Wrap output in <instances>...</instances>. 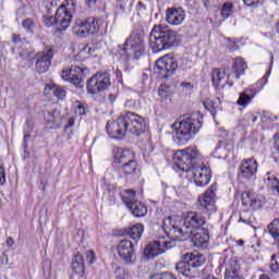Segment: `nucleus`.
Wrapping results in <instances>:
<instances>
[{"label": "nucleus", "mask_w": 279, "mask_h": 279, "mask_svg": "<svg viewBox=\"0 0 279 279\" xmlns=\"http://www.w3.org/2000/svg\"><path fill=\"white\" fill-rule=\"evenodd\" d=\"M13 43H19V37H16V35H13Z\"/></svg>", "instance_id": "69168bd1"}, {"label": "nucleus", "mask_w": 279, "mask_h": 279, "mask_svg": "<svg viewBox=\"0 0 279 279\" xmlns=\"http://www.w3.org/2000/svg\"><path fill=\"white\" fill-rule=\"evenodd\" d=\"M106 130L110 138L121 140L124 138L128 133L133 136L145 134L147 123L145 122V118L132 111H128L116 121L107 122Z\"/></svg>", "instance_id": "f257e3e1"}, {"label": "nucleus", "mask_w": 279, "mask_h": 279, "mask_svg": "<svg viewBox=\"0 0 279 279\" xmlns=\"http://www.w3.org/2000/svg\"><path fill=\"white\" fill-rule=\"evenodd\" d=\"M73 12H75V1L73 0H68L66 4H61L57 9L54 17L57 19L58 32L69 29L73 21Z\"/></svg>", "instance_id": "1a4fd4ad"}, {"label": "nucleus", "mask_w": 279, "mask_h": 279, "mask_svg": "<svg viewBox=\"0 0 279 279\" xmlns=\"http://www.w3.org/2000/svg\"><path fill=\"white\" fill-rule=\"evenodd\" d=\"M117 51L124 60H128L130 56H134L135 60H138L145 53V38L138 33H133L124 46H118Z\"/></svg>", "instance_id": "423d86ee"}, {"label": "nucleus", "mask_w": 279, "mask_h": 279, "mask_svg": "<svg viewBox=\"0 0 279 279\" xmlns=\"http://www.w3.org/2000/svg\"><path fill=\"white\" fill-rule=\"evenodd\" d=\"M190 238L194 247H204V245L210 241V234L208 233V230L203 228L197 229L196 232L192 231Z\"/></svg>", "instance_id": "aec40b11"}, {"label": "nucleus", "mask_w": 279, "mask_h": 279, "mask_svg": "<svg viewBox=\"0 0 279 279\" xmlns=\"http://www.w3.org/2000/svg\"><path fill=\"white\" fill-rule=\"evenodd\" d=\"M263 204H264V202L262 199L253 198L251 208H253V210H258V209L263 208Z\"/></svg>", "instance_id": "c03bdc74"}, {"label": "nucleus", "mask_w": 279, "mask_h": 279, "mask_svg": "<svg viewBox=\"0 0 279 279\" xmlns=\"http://www.w3.org/2000/svg\"><path fill=\"white\" fill-rule=\"evenodd\" d=\"M86 21H87V24L89 27L90 35L104 36V34H106L104 23H101L99 21H95V19H93V17H89Z\"/></svg>", "instance_id": "bb28decb"}, {"label": "nucleus", "mask_w": 279, "mask_h": 279, "mask_svg": "<svg viewBox=\"0 0 279 279\" xmlns=\"http://www.w3.org/2000/svg\"><path fill=\"white\" fill-rule=\"evenodd\" d=\"M88 73V68H81L74 65L69 69H63L61 72V77L65 82H70L76 88H84V77Z\"/></svg>", "instance_id": "9b49d317"}, {"label": "nucleus", "mask_w": 279, "mask_h": 279, "mask_svg": "<svg viewBox=\"0 0 279 279\" xmlns=\"http://www.w3.org/2000/svg\"><path fill=\"white\" fill-rule=\"evenodd\" d=\"M5 182V168H3V166H0V186H3Z\"/></svg>", "instance_id": "a18cd8bd"}, {"label": "nucleus", "mask_w": 279, "mask_h": 279, "mask_svg": "<svg viewBox=\"0 0 279 279\" xmlns=\"http://www.w3.org/2000/svg\"><path fill=\"white\" fill-rule=\"evenodd\" d=\"M34 52H32V50H27V49H22L19 53L20 58L22 60H29V58H32Z\"/></svg>", "instance_id": "37998d69"}, {"label": "nucleus", "mask_w": 279, "mask_h": 279, "mask_svg": "<svg viewBox=\"0 0 279 279\" xmlns=\"http://www.w3.org/2000/svg\"><path fill=\"white\" fill-rule=\"evenodd\" d=\"M259 279H271V278L269 277V275H262V276L259 277Z\"/></svg>", "instance_id": "0e129e2a"}, {"label": "nucleus", "mask_w": 279, "mask_h": 279, "mask_svg": "<svg viewBox=\"0 0 279 279\" xmlns=\"http://www.w3.org/2000/svg\"><path fill=\"white\" fill-rule=\"evenodd\" d=\"M266 184L271 189V191H275L279 195V179L275 174H271V172H267V174L264 178Z\"/></svg>", "instance_id": "7c9ffc66"}, {"label": "nucleus", "mask_w": 279, "mask_h": 279, "mask_svg": "<svg viewBox=\"0 0 279 279\" xmlns=\"http://www.w3.org/2000/svg\"><path fill=\"white\" fill-rule=\"evenodd\" d=\"M137 9H138V10H147V8H146L145 4L143 3V1H138V2H137Z\"/></svg>", "instance_id": "6e6d98bb"}, {"label": "nucleus", "mask_w": 279, "mask_h": 279, "mask_svg": "<svg viewBox=\"0 0 279 279\" xmlns=\"http://www.w3.org/2000/svg\"><path fill=\"white\" fill-rule=\"evenodd\" d=\"M122 201L129 210H143V208H145V206H143V204H141V202L136 201L134 197L128 198L123 196Z\"/></svg>", "instance_id": "72a5a7b5"}, {"label": "nucleus", "mask_w": 279, "mask_h": 279, "mask_svg": "<svg viewBox=\"0 0 279 279\" xmlns=\"http://www.w3.org/2000/svg\"><path fill=\"white\" fill-rule=\"evenodd\" d=\"M118 254L124 263H132L134 258V244L131 241L122 240L117 246Z\"/></svg>", "instance_id": "a211bd4d"}, {"label": "nucleus", "mask_w": 279, "mask_h": 279, "mask_svg": "<svg viewBox=\"0 0 279 279\" xmlns=\"http://www.w3.org/2000/svg\"><path fill=\"white\" fill-rule=\"evenodd\" d=\"M72 269L75 274H84V256L76 253L72 258Z\"/></svg>", "instance_id": "cd10ccee"}, {"label": "nucleus", "mask_w": 279, "mask_h": 279, "mask_svg": "<svg viewBox=\"0 0 279 279\" xmlns=\"http://www.w3.org/2000/svg\"><path fill=\"white\" fill-rule=\"evenodd\" d=\"M181 86L183 88H186V90H193V84L189 83V82H182Z\"/></svg>", "instance_id": "864d4df0"}, {"label": "nucleus", "mask_w": 279, "mask_h": 279, "mask_svg": "<svg viewBox=\"0 0 279 279\" xmlns=\"http://www.w3.org/2000/svg\"><path fill=\"white\" fill-rule=\"evenodd\" d=\"M260 0H243L244 5L248 8H254V5H258Z\"/></svg>", "instance_id": "8fccbe9b"}, {"label": "nucleus", "mask_w": 279, "mask_h": 279, "mask_svg": "<svg viewBox=\"0 0 279 279\" xmlns=\"http://www.w3.org/2000/svg\"><path fill=\"white\" fill-rule=\"evenodd\" d=\"M163 223L172 227L170 233L174 234L175 239H189L193 234V230H199L206 223V216L201 211H189L184 217L182 228L175 226L173 217L166 218Z\"/></svg>", "instance_id": "f03ea898"}, {"label": "nucleus", "mask_w": 279, "mask_h": 279, "mask_svg": "<svg viewBox=\"0 0 279 279\" xmlns=\"http://www.w3.org/2000/svg\"><path fill=\"white\" fill-rule=\"evenodd\" d=\"M22 25L27 34H34V29L36 28V23H34V20L26 19L23 21Z\"/></svg>", "instance_id": "58836bf2"}, {"label": "nucleus", "mask_w": 279, "mask_h": 279, "mask_svg": "<svg viewBox=\"0 0 279 279\" xmlns=\"http://www.w3.org/2000/svg\"><path fill=\"white\" fill-rule=\"evenodd\" d=\"M110 86V74L98 72L87 81V92L90 95H97Z\"/></svg>", "instance_id": "f8f14e48"}, {"label": "nucleus", "mask_w": 279, "mask_h": 279, "mask_svg": "<svg viewBox=\"0 0 279 279\" xmlns=\"http://www.w3.org/2000/svg\"><path fill=\"white\" fill-rule=\"evenodd\" d=\"M256 173H258V161L254 158H248L241 162L238 178L240 180H254Z\"/></svg>", "instance_id": "4468645a"}, {"label": "nucleus", "mask_w": 279, "mask_h": 279, "mask_svg": "<svg viewBox=\"0 0 279 279\" xmlns=\"http://www.w3.org/2000/svg\"><path fill=\"white\" fill-rule=\"evenodd\" d=\"M75 125V118H69L66 124L64 125V130H71Z\"/></svg>", "instance_id": "09e8293b"}, {"label": "nucleus", "mask_w": 279, "mask_h": 279, "mask_svg": "<svg viewBox=\"0 0 279 279\" xmlns=\"http://www.w3.org/2000/svg\"><path fill=\"white\" fill-rule=\"evenodd\" d=\"M247 69V63L245 62L244 58L236 57L234 59L233 65H232V77H235V80H239L243 73H245V70Z\"/></svg>", "instance_id": "393cba45"}, {"label": "nucleus", "mask_w": 279, "mask_h": 279, "mask_svg": "<svg viewBox=\"0 0 279 279\" xmlns=\"http://www.w3.org/2000/svg\"><path fill=\"white\" fill-rule=\"evenodd\" d=\"M190 266L192 267L194 274H197V268L202 267L206 263V257L199 253H187L185 254Z\"/></svg>", "instance_id": "5701e85b"}, {"label": "nucleus", "mask_w": 279, "mask_h": 279, "mask_svg": "<svg viewBox=\"0 0 279 279\" xmlns=\"http://www.w3.org/2000/svg\"><path fill=\"white\" fill-rule=\"evenodd\" d=\"M242 223H252V214L248 210L240 211V219Z\"/></svg>", "instance_id": "ea45409f"}, {"label": "nucleus", "mask_w": 279, "mask_h": 279, "mask_svg": "<svg viewBox=\"0 0 279 279\" xmlns=\"http://www.w3.org/2000/svg\"><path fill=\"white\" fill-rule=\"evenodd\" d=\"M74 113L77 116V117H84V114H86V107L84 105H77L75 108H74Z\"/></svg>", "instance_id": "79ce46f5"}, {"label": "nucleus", "mask_w": 279, "mask_h": 279, "mask_svg": "<svg viewBox=\"0 0 279 279\" xmlns=\"http://www.w3.org/2000/svg\"><path fill=\"white\" fill-rule=\"evenodd\" d=\"M7 245H8L9 247H12V245H14V239L9 238V239L7 240Z\"/></svg>", "instance_id": "4d7b16f0"}, {"label": "nucleus", "mask_w": 279, "mask_h": 279, "mask_svg": "<svg viewBox=\"0 0 279 279\" xmlns=\"http://www.w3.org/2000/svg\"><path fill=\"white\" fill-rule=\"evenodd\" d=\"M184 19H186V14L182 8H169L166 10V22L168 25H182Z\"/></svg>", "instance_id": "f3484780"}, {"label": "nucleus", "mask_w": 279, "mask_h": 279, "mask_svg": "<svg viewBox=\"0 0 279 279\" xmlns=\"http://www.w3.org/2000/svg\"><path fill=\"white\" fill-rule=\"evenodd\" d=\"M260 242H256L255 247H260Z\"/></svg>", "instance_id": "774afa93"}, {"label": "nucleus", "mask_w": 279, "mask_h": 279, "mask_svg": "<svg viewBox=\"0 0 279 279\" xmlns=\"http://www.w3.org/2000/svg\"><path fill=\"white\" fill-rule=\"evenodd\" d=\"M86 258H87V262L89 263V265H93V263H95V252L87 251Z\"/></svg>", "instance_id": "de8ad7c7"}, {"label": "nucleus", "mask_w": 279, "mask_h": 279, "mask_svg": "<svg viewBox=\"0 0 279 279\" xmlns=\"http://www.w3.org/2000/svg\"><path fill=\"white\" fill-rule=\"evenodd\" d=\"M116 5L122 14H130V12H132V8H134V0H117Z\"/></svg>", "instance_id": "473e14b6"}, {"label": "nucleus", "mask_w": 279, "mask_h": 279, "mask_svg": "<svg viewBox=\"0 0 279 279\" xmlns=\"http://www.w3.org/2000/svg\"><path fill=\"white\" fill-rule=\"evenodd\" d=\"M124 108L128 110H140L141 108V100L138 99H129L124 104Z\"/></svg>", "instance_id": "4c0bfd02"}, {"label": "nucleus", "mask_w": 279, "mask_h": 279, "mask_svg": "<svg viewBox=\"0 0 279 279\" xmlns=\"http://www.w3.org/2000/svg\"><path fill=\"white\" fill-rule=\"evenodd\" d=\"M190 175L193 177L194 183L197 186H207L210 183V169L206 166L204 167H194L187 172Z\"/></svg>", "instance_id": "2eb2a0df"}, {"label": "nucleus", "mask_w": 279, "mask_h": 279, "mask_svg": "<svg viewBox=\"0 0 279 279\" xmlns=\"http://www.w3.org/2000/svg\"><path fill=\"white\" fill-rule=\"evenodd\" d=\"M74 34L78 38H88L90 36V29L88 27L87 20H77L74 26Z\"/></svg>", "instance_id": "a878e982"}, {"label": "nucleus", "mask_w": 279, "mask_h": 279, "mask_svg": "<svg viewBox=\"0 0 279 279\" xmlns=\"http://www.w3.org/2000/svg\"><path fill=\"white\" fill-rule=\"evenodd\" d=\"M175 271L181 274V276H185V278H193V276H195V272L189 259H186V256L184 257V260H181L175 265Z\"/></svg>", "instance_id": "b1692460"}, {"label": "nucleus", "mask_w": 279, "mask_h": 279, "mask_svg": "<svg viewBox=\"0 0 279 279\" xmlns=\"http://www.w3.org/2000/svg\"><path fill=\"white\" fill-rule=\"evenodd\" d=\"M46 90H49V93H51L53 97H57V99H64V97H66V89L57 84L46 86Z\"/></svg>", "instance_id": "c756f323"}, {"label": "nucleus", "mask_w": 279, "mask_h": 279, "mask_svg": "<svg viewBox=\"0 0 279 279\" xmlns=\"http://www.w3.org/2000/svg\"><path fill=\"white\" fill-rule=\"evenodd\" d=\"M175 241H178L175 236L174 239L169 238V235L159 236L158 240L150 242L144 248V254L147 258H156L157 256H160V254H165L167 250L175 247Z\"/></svg>", "instance_id": "6e6552de"}, {"label": "nucleus", "mask_w": 279, "mask_h": 279, "mask_svg": "<svg viewBox=\"0 0 279 279\" xmlns=\"http://www.w3.org/2000/svg\"><path fill=\"white\" fill-rule=\"evenodd\" d=\"M216 154H225L223 157L219 156V158H223L225 160H227L228 154H230V150H227L225 147H218L216 148Z\"/></svg>", "instance_id": "49530a36"}, {"label": "nucleus", "mask_w": 279, "mask_h": 279, "mask_svg": "<svg viewBox=\"0 0 279 279\" xmlns=\"http://www.w3.org/2000/svg\"><path fill=\"white\" fill-rule=\"evenodd\" d=\"M113 169L119 178H130L136 175L138 162L132 156V153L121 147L113 149Z\"/></svg>", "instance_id": "39448f33"}, {"label": "nucleus", "mask_w": 279, "mask_h": 279, "mask_svg": "<svg viewBox=\"0 0 279 279\" xmlns=\"http://www.w3.org/2000/svg\"><path fill=\"white\" fill-rule=\"evenodd\" d=\"M133 217H147V211L145 210H132Z\"/></svg>", "instance_id": "3c124183"}, {"label": "nucleus", "mask_w": 279, "mask_h": 279, "mask_svg": "<svg viewBox=\"0 0 279 279\" xmlns=\"http://www.w3.org/2000/svg\"><path fill=\"white\" fill-rule=\"evenodd\" d=\"M205 8H210V0H203Z\"/></svg>", "instance_id": "052dcab7"}, {"label": "nucleus", "mask_w": 279, "mask_h": 279, "mask_svg": "<svg viewBox=\"0 0 279 279\" xmlns=\"http://www.w3.org/2000/svg\"><path fill=\"white\" fill-rule=\"evenodd\" d=\"M258 95V92L254 88L244 89L242 93L239 94V98L236 100L238 106L241 108H247L254 98Z\"/></svg>", "instance_id": "4be33fe9"}, {"label": "nucleus", "mask_w": 279, "mask_h": 279, "mask_svg": "<svg viewBox=\"0 0 279 279\" xmlns=\"http://www.w3.org/2000/svg\"><path fill=\"white\" fill-rule=\"evenodd\" d=\"M114 96L112 94H109V101H111V104L114 102Z\"/></svg>", "instance_id": "e2e57ef3"}, {"label": "nucleus", "mask_w": 279, "mask_h": 279, "mask_svg": "<svg viewBox=\"0 0 279 279\" xmlns=\"http://www.w3.org/2000/svg\"><path fill=\"white\" fill-rule=\"evenodd\" d=\"M236 245H239L240 247H243V245H245V241H243V240H238V241H236Z\"/></svg>", "instance_id": "bf43d9fd"}, {"label": "nucleus", "mask_w": 279, "mask_h": 279, "mask_svg": "<svg viewBox=\"0 0 279 279\" xmlns=\"http://www.w3.org/2000/svg\"><path fill=\"white\" fill-rule=\"evenodd\" d=\"M234 12H236V7L232 2H226L221 8V16L223 19H230Z\"/></svg>", "instance_id": "f704fd0d"}, {"label": "nucleus", "mask_w": 279, "mask_h": 279, "mask_svg": "<svg viewBox=\"0 0 279 279\" xmlns=\"http://www.w3.org/2000/svg\"><path fill=\"white\" fill-rule=\"evenodd\" d=\"M243 206H252L254 202V194L252 192H243L241 195Z\"/></svg>", "instance_id": "e433bc0d"}, {"label": "nucleus", "mask_w": 279, "mask_h": 279, "mask_svg": "<svg viewBox=\"0 0 279 279\" xmlns=\"http://www.w3.org/2000/svg\"><path fill=\"white\" fill-rule=\"evenodd\" d=\"M178 71V60L173 54H166L156 61V73L160 80H169Z\"/></svg>", "instance_id": "9d476101"}, {"label": "nucleus", "mask_w": 279, "mask_h": 279, "mask_svg": "<svg viewBox=\"0 0 279 279\" xmlns=\"http://www.w3.org/2000/svg\"><path fill=\"white\" fill-rule=\"evenodd\" d=\"M59 119H60V110L58 109L44 112V121L46 125H56V122Z\"/></svg>", "instance_id": "c85d7f7f"}, {"label": "nucleus", "mask_w": 279, "mask_h": 279, "mask_svg": "<svg viewBox=\"0 0 279 279\" xmlns=\"http://www.w3.org/2000/svg\"><path fill=\"white\" fill-rule=\"evenodd\" d=\"M248 120H251L253 123H256L258 121V117L251 113L248 114Z\"/></svg>", "instance_id": "5fc2aeb1"}, {"label": "nucleus", "mask_w": 279, "mask_h": 279, "mask_svg": "<svg viewBox=\"0 0 279 279\" xmlns=\"http://www.w3.org/2000/svg\"><path fill=\"white\" fill-rule=\"evenodd\" d=\"M53 56H56V50H53V48H48L44 51L37 52L35 54V71H37V73H47L49 71V66H51Z\"/></svg>", "instance_id": "ddd939ff"}, {"label": "nucleus", "mask_w": 279, "mask_h": 279, "mask_svg": "<svg viewBox=\"0 0 279 279\" xmlns=\"http://www.w3.org/2000/svg\"><path fill=\"white\" fill-rule=\"evenodd\" d=\"M43 22L46 25V27H52V25H58L56 15L51 16V15H45L43 17Z\"/></svg>", "instance_id": "a19ab883"}, {"label": "nucleus", "mask_w": 279, "mask_h": 279, "mask_svg": "<svg viewBox=\"0 0 279 279\" xmlns=\"http://www.w3.org/2000/svg\"><path fill=\"white\" fill-rule=\"evenodd\" d=\"M276 32L279 34V23L276 25Z\"/></svg>", "instance_id": "338daca9"}, {"label": "nucleus", "mask_w": 279, "mask_h": 279, "mask_svg": "<svg viewBox=\"0 0 279 279\" xmlns=\"http://www.w3.org/2000/svg\"><path fill=\"white\" fill-rule=\"evenodd\" d=\"M116 274L119 276V274H125V270H123L122 268H118Z\"/></svg>", "instance_id": "680f3d73"}, {"label": "nucleus", "mask_w": 279, "mask_h": 279, "mask_svg": "<svg viewBox=\"0 0 279 279\" xmlns=\"http://www.w3.org/2000/svg\"><path fill=\"white\" fill-rule=\"evenodd\" d=\"M274 147H275V149L277 150V151H279V134L277 133V134H275V136H274Z\"/></svg>", "instance_id": "603ef678"}, {"label": "nucleus", "mask_w": 279, "mask_h": 279, "mask_svg": "<svg viewBox=\"0 0 279 279\" xmlns=\"http://www.w3.org/2000/svg\"><path fill=\"white\" fill-rule=\"evenodd\" d=\"M158 95L161 99H169L171 101V97H173V92L167 85H161L158 89Z\"/></svg>", "instance_id": "c9c22d12"}, {"label": "nucleus", "mask_w": 279, "mask_h": 279, "mask_svg": "<svg viewBox=\"0 0 279 279\" xmlns=\"http://www.w3.org/2000/svg\"><path fill=\"white\" fill-rule=\"evenodd\" d=\"M217 193V185H211L203 195V197L199 198V204L202 208H205V210H213V207L215 206V197Z\"/></svg>", "instance_id": "412c9836"}, {"label": "nucleus", "mask_w": 279, "mask_h": 279, "mask_svg": "<svg viewBox=\"0 0 279 279\" xmlns=\"http://www.w3.org/2000/svg\"><path fill=\"white\" fill-rule=\"evenodd\" d=\"M233 74H226L225 70L221 69H214L211 72V82L215 88H226V84L232 86L233 82L231 81Z\"/></svg>", "instance_id": "dca6fc26"}, {"label": "nucleus", "mask_w": 279, "mask_h": 279, "mask_svg": "<svg viewBox=\"0 0 279 279\" xmlns=\"http://www.w3.org/2000/svg\"><path fill=\"white\" fill-rule=\"evenodd\" d=\"M84 51H87L88 53H93V51H95V49L90 48V46L86 45L84 47Z\"/></svg>", "instance_id": "13d9d810"}, {"label": "nucleus", "mask_w": 279, "mask_h": 279, "mask_svg": "<svg viewBox=\"0 0 279 279\" xmlns=\"http://www.w3.org/2000/svg\"><path fill=\"white\" fill-rule=\"evenodd\" d=\"M199 151L195 147L177 150L173 156V161L179 171L189 173L198 162Z\"/></svg>", "instance_id": "0eeeda50"}, {"label": "nucleus", "mask_w": 279, "mask_h": 279, "mask_svg": "<svg viewBox=\"0 0 279 279\" xmlns=\"http://www.w3.org/2000/svg\"><path fill=\"white\" fill-rule=\"evenodd\" d=\"M172 128L174 129V138L178 141V144L186 145L202 130V120L197 113H186L180 118L179 122H174Z\"/></svg>", "instance_id": "7ed1b4c3"}, {"label": "nucleus", "mask_w": 279, "mask_h": 279, "mask_svg": "<svg viewBox=\"0 0 279 279\" xmlns=\"http://www.w3.org/2000/svg\"><path fill=\"white\" fill-rule=\"evenodd\" d=\"M225 279H245L241 274V265L234 259H229L226 264Z\"/></svg>", "instance_id": "6ab92c4d"}, {"label": "nucleus", "mask_w": 279, "mask_h": 279, "mask_svg": "<svg viewBox=\"0 0 279 279\" xmlns=\"http://www.w3.org/2000/svg\"><path fill=\"white\" fill-rule=\"evenodd\" d=\"M143 232H145V227L142 223H137L129 229V235L133 241H141Z\"/></svg>", "instance_id": "2f4dec72"}, {"label": "nucleus", "mask_w": 279, "mask_h": 279, "mask_svg": "<svg viewBox=\"0 0 279 279\" xmlns=\"http://www.w3.org/2000/svg\"><path fill=\"white\" fill-rule=\"evenodd\" d=\"M180 40H178V33L172 29H167L162 25H155L149 34V47L153 53L160 51H167L172 47H178Z\"/></svg>", "instance_id": "20e7f679"}]
</instances>
